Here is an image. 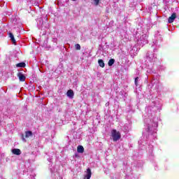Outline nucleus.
Masks as SVG:
<instances>
[{
    "mask_svg": "<svg viewBox=\"0 0 179 179\" xmlns=\"http://www.w3.org/2000/svg\"><path fill=\"white\" fill-rule=\"evenodd\" d=\"M111 136L113 142H117V141H120V139H121V133L117 131V129H113L111 131Z\"/></svg>",
    "mask_w": 179,
    "mask_h": 179,
    "instance_id": "nucleus-1",
    "label": "nucleus"
},
{
    "mask_svg": "<svg viewBox=\"0 0 179 179\" xmlns=\"http://www.w3.org/2000/svg\"><path fill=\"white\" fill-rule=\"evenodd\" d=\"M33 136V132L31 131H25V136L24 134L21 135L22 141L23 142H27L26 138H30Z\"/></svg>",
    "mask_w": 179,
    "mask_h": 179,
    "instance_id": "nucleus-2",
    "label": "nucleus"
},
{
    "mask_svg": "<svg viewBox=\"0 0 179 179\" xmlns=\"http://www.w3.org/2000/svg\"><path fill=\"white\" fill-rule=\"evenodd\" d=\"M177 17V14L176 13H173L171 16H170L168 19V23H173L174 20H176V18Z\"/></svg>",
    "mask_w": 179,
    "mask_h": 179,
    "instance_id": "nucleus-3",
    "label": "nucleus"
},
{
    "mask_svg": "<svg viewBox=\"0 0 179 179\" xmlns=\"http://www.w3.org/2000/svg\"><path fill=\"white\" fill-rule=\"evenodd\" d=\"M92 177V170L90 168H88L87 169V175L85 176V179H90Z\"/></svg>",
    "mask_w": 179,
    "mask_h": 179,
    "instance_id": "nucleus-4",
    "label": "nucleus"
},
{
    "mask_svg": "<svg viewBox=\"0 0 179 179\" xmlns=\"http://www.w3.org/2000/svg\"><path fill=\"white\" fill-rule=\"evenodd\" d=\"M67 96L70 99H73V96H75V93H73V90H69L66 92Z\"/></svg>",
    "mask_w": 179,
    "mask_h": 179,
    "instance_id": "nucleus-5",
    "label": "nucleus"
},
{
    "mask_svg": "<svg viewBox=\"0 0 179 179\" xmlns=\"http://www.w3.org/2000/svg\"><path fill=\"white\" fill-rule=\"evenodd\" d=\"M12 153L16 155V156H20V155H22V151H20V149L15 148L12 150Z\"/></svg>",
    "mask_w": 179,
    "mask_h": 179,
    "instance_id": "nucleus-6",
    "label": "nucleus"
},
{
    "mask_svg": "<svg viewBox=\"0 0 179 179\" xmlns=\"http://www.w3.org/2000/svg\"><path fill=\"white\" fill-rule=\"evenodd\" d=\"M17 76L20 82H24V80H26V76H24L22 73H18Z\"/></svg>",
    "mask_w": 179,
    "mask_h": 179,
    "instance_id": "nucleus-7",
    "label": "nucleus"
},
{
    "mask_svg": "<svg viewBox=\"0 0 179 179\" xmlns=\"http://www.w3.org/2000/svg\"><path fill=\"white\" fill-rule=\"evenodd\" d=\"M78 153H83L85 152V148L82 145H78L77 148Z\"/></svg>",
    "mask_w": 179,
    "mask_h": 179,
    "instance_id": "nucleus-8",
    "label": "nucleus"
},
{
    "mask_svg": "<svg viewBox=\"0 0 179 179\" xmlns=\"http://www.w3.org/2000/svg\"><path fill=\"white\" fill-rule=\"evenodd\" d=\"M9 37H10L13 44H16V40L15 39V36H13V34L9 33Z\"/></svg>",
    "mask_w": 179,
    "mask_h": 179,
    "instance_id": "nucleus-9",
    "label": "nucleus"
},
{
    "mask_svg": "<svg viewBox=\"0 0 179 179\" xmlns=\"http://www.w3.org/2000/svg\"><path fill=\"white\" fill-rule=\"evenodd\" d=\"M98 64L99 66H101V68H104V66H106V64H104V61H103V59H99L98 60Z\"/></svg>",
    "mask_w": 179,
    "mask_h": 179,
    "instance_id": "nucleus-10",
    "label": "nucleus"
},
{
    "mask_svg": "<svg viewBox=\"0 0 179 179\" xmlns=\"http://www.w3.org/2000/svg\"><path fill=\"white\" fill-rule=\"evenodd\" d=\"M17 68H24L26 66V63L21 62L16 64Z\"/></svg>",
    "mask_w": 179,
    "mask_h": 179,
    "instance_id": "nucleus-11",
    "label": "nucleus"
},
{
    "mask_svg": "<svg viewBox=\"0 0 179 179\" xmlns=\"http://www.w3.org/2000/svg\"><path fill=\"white\" fill-rule=\"evenodd\" d=\"M114 62H115V59H110L108 62V66H113V65H114Z\"/></svg>",
    "mask_w": 179,
    "mask_h": 179,
    "instance_id": "nucleus-12",
    "label": "nucleus"
},
{
    "mask_svg": "<svg viewBox=\"0 0 179 179\" xmlns=\"http://www.w3.org/2000/svg\"><path fill=\"white\" fill-rule=\"evenodd\" d=\"M75 48L77 50V51H79L80 50V45L79 43L76 44Z\"/></svg>",
    "mask_w": 179,
    "mask_h": 179,
    "instance_id": "nucleus-13",
    "label": "nucleus"
},
{
    "mask_svg": "<svg viewBox=\"0 0 179 179\" xmlns=\"http://www.w3.org/2000/svg\"><path fill=\"white\" fill-rule=\"evenodd\" d=\"M94 1L96 6H97V5H99V3H100V0H94Z\"/></svg>",
    "mask_w": 179,
    "mask_h": 179,
    "instance_id": "nucleus-14",
    "label": "nucleus"
},
{
    "mask_svg": "<svg viewBox=\"0 0 179 179\" xmlns=\"http://www.w3.org/2000/svg\"><path fill=\"white\" fill-rule=\"evenodd\" d=\"M138 79H139V78H135V85H136V86H138Z\"/></svg>",
    "mask_w": 179,
    "mask_h": 179,
    "instance_id": "nucleus-15",
    "label": "nucleus"
},
{
    "mask_svg": "<svg viewBox=\"0 0 179 179\" xmlns=\"http://www.w3.org/2000/svg\"><path fill=\"white\" fill-rule=\"evenodd\" d=\"M73 1H76V0H73Z\"/></svg>",
    "mask_w": 179,
    "mask_h": 179,
    "instance_id": "nucleus-16",
    "label": "nucleus"
}]
</instances>
